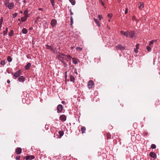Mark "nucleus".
<instances>
[{
    "label": "nucleus",
    "instance_id": "1",
    "mask_svg": "<svg viewBox=\"0 0 160 160\" xmlns=\"http://www.w3.org/2000/svg\"><path fill=\"white\" fill-rule=\"evenodd\" d=\"M57 23V21L55 19H52L51 20V25L52 27H54L56 25Z\"/></svg>",
    "mask_w": 160,
    "mask_h": 160
},
{
    "label": "nucleus",
    "instance_id": "2",
    "mask_svg": "<svg viewBox=\"0 0 160 160\" xmlns=\"http://www.w3.org/2000/svg\"><path fill=\"white\" fill-rule=\"evenodd\" d=\"M63 108L61 104L58 105L57 107L58 113L61 112Z\"/></svg>",
    "mask_w": 160,
    "mask_h": 160
},
{
    "label": "nucleus",
    "instance_id": "3",
    "mask_svg": "<svg viewBox=\"0 0 160 160\" xmlns=\"http://www.w3.org/2000/svg\"><path fill=\"white\" fill-rule=\"evenodd\" d=\"M45 46L46 47V48L47 49H50L51 51L54 52L55 48L53 47V46H52L47 44Z\"/></svg>",
    "mask_w": 160,
    "mask_h": 160
},
{
    "label": "nucleus",
    "instance_id": "4",
    "mask_svg": "<svg viewBox=\"0 0 160 160\" xmlns=\"http://www.w3.org/2000/svg\"><path fill=\"white\" fill-rule=\"evenodd\" d=\"M21 74V71L20 70H18L14 74V76L16 78H17Z\"/></svg>",
    "mask_w": 160,
    "mask_h": 160
},
{
    "label": "nucleus",
    "instance_id": "5",
    "mask_svg": "<svg viewBox=\"0 0 160 160\" xmlns=\"http://www.w3.org/2000/svg\"><path fill=\"white\" fill-rule=\"evenodd\" d=\"M94 82L93 81L90 80L88 82V88L89 89H91L93 85Z\"/></svg>",
    "mask_w": 160,
    "mask_h": 160
},
{
    "label": "nucleus",
    "instance_id": "6",
    "mask_svg": "<svg viewBox=\"0 0 160 160\" xmlns=\"http://www.w3.org/2000/svg\"><path fill=\"white\" fill-rule=\"evenodd\" d=\"M116 49L122 51L125 49V48L120 44H118L116 47Z\"/></svg>",
    "mask_w": 160,
    "mask_h": 160
},
{
    "label": "nucleus",
    "instance_id": "7",
    "mask_svg": "<svg viewBox=\"0 0 160 160\" xmlns=\"http://www.w3.org/2000/svg\"><path fill=\"white\" fill-rule=\"evenodd\" d=\"M129 36L130 38H133L135 36V33L133 31H131L130 32H128Z\"/></svg>",
    "mask_w": 160,
    "mask_h": 160
},
{
    "label": "nucleus",
    "instance_id": "8",
    "mask_svg": "<svg viewBox=\"0 0 160 160\" xmlns=\"http://www.w3.org/2000/svg\"><path fill=\"white\" fill-rule=\"evenodd\" d=\"M120 33L121 35L125 36L126 38L128 37V31L124 32L121 31H120Z\"/></svg>",
    "mask_w": 160,
    "mask_h": 160
},
{
    "label": "nucleus",
    "instance_id": "9",
    "mask_svg": "<svg viewBox=\"0 0 160 160\" xmlns=\"http://www.w3.org/2000/svg\"><path fill=\"white\" fill-rule=\"evenodd\" d=\"M60 119L62 121H64L66 120V117L64 115H62L60 117Z\"/></svg>",
    "mask_w": 160,
    "mask_h": 160
},
{
    "label": "nucleus",
    "instance_id": "10",
    "mask_svg": "<svg viewBox=\"0 0 160 160\" xmlns=\"http://www.w3.org/2000/svg\"><path fill=\"white\" fill-rule=\"evenodd\" d=\"M35 158V157L33 155H30L26 157H25L26 159V160H32Z\"/></svg>",
    "mask_w": 160,
    "mask_h": 160
},
{
    "label": "nucleus",
    "instance_id": "11",
    "mask_svg": "<svg viewBox=\"0 0 160 160\" xmlns=\"http://www.w3.org/2000/svg\"><path fill=\"white\" fill-rule=\"evenodd\" d=\"M22 149L20 148H18L16 149V152L17 154H20L22 152Z\"/></svg>",
    "mask_w": 160,
    "mask_h": 160
},
{
    "label": "nucleus",
    "instance_id": "12",
    "mask_svg": "<svg viewBox=\"0 0 160 160\" xmlns=\"http://www.w3.org/2000/svg\"><path fill=\"white\" fill-rule=\"evenodd\" d=\"M14 4L13 2H11L8 4V7L10 9H11L13 7H14Z\"/></svg>",
    "mask_w": 160,
    "mask_h": 160
},
{
    "label": "nucleus",
    "instance_id": "13",
    "mask_svg": "<svg viewBox=\"0 0 160 160\" xmlns=\"http://www.w3.org/2000/svg\"><path fill=\"white\" fill-rule=\"evenodd\" d=\"M139 9L141 10L142 8H143L144 7V4L143 2H140L139 4Z\"/></svg>",
    "mask_w": 160,
    "mask_h": 160
},
{
    "label": "nucleus",
    "instance_id": "14",
    "mask_svg": "<svg viewBox=\"0 0 160 160\" xmlns=\"http://www.w3.org/2000/svg\"><path fill=\"white\" fill-rule=\"evenodd\" d=\"M31 67V64L30 63H28L26 65L25 67V69L28 70Z\"/></svg>",
    "mask_w": 160,
    "mask_h": 160
},
{
    "label": "nucleus",
    "instance_id": "15",
    "mask_svg": "<svg viewBox=\"0 0 160 160\" xmlns=\"http://www.w3.org/2000/svg\"><path fill=\"white\" fill-rule=\"evenodd\" d=\"M18 79L20 82H23L25 81V78L22 76H20Z\"/></svg>",
    "mask_w": 160,
    "mask_h": 160
},
{
    "label": "nucleus",
    "instance_id": "16",
    "mask_svg": "<svg viewBox=\"0 0 160 160\" xmlns=\"http://www.w3.org/2000/svg\"><path fill=\"white\" fill-rule=\"evenodd\" d=\"M149 155L151 157L154 158H156V154L153 152H151L149 154Z\"/></svg>",
    "mask_w": 160,
    "mask_h": 160
},
{
    "label": "nucleus",
    "instance_id": "17",
    "mask_svg": "<svg viewBox=\"0 0 160 160\" xmlns=\"http://www.w3.org/2000/svg\"><path fill=\"white\" fill-rule=\"evenodd\" d=\"M78 60L77 59L75 58H72V62L74 64H77L78 63Z\"/></svg>",
    "mask_w": 160,
    "mask_h": 160
},
{
    "label": "nucleus",
    "instance_id": "18",
    "mask_svg": "<svg viewBox=\"0 0 160 160\" xmlns=\"http://www.w3.org/2000/svg\"><path fill=\"white\" fill-rule=\"evenodd\" d=\"M28 17L27 16H24V17H22L21 18V20L22 22H24L27 19V18Z\"/></svg>",
    "mask_w": 160,
    "mask_h": 160
},
{
    "label": "nucleus",
    "instance_id": "19",
    "mask_svg": "<svg viewBox=\"0 0 160 160\" xmlns=\"http://www.w3.org/2000/svg\"><path fill=\"white\" fill-rule=\"evenodd\" d=\"M22 33L24 34H26L27 33L28 30L25 28H23L22 30Z\"/></svg>",
    "mask_w": 160,
    "mask_h": 160
},
{
    "label": "nucleus",
    "instance_id": "20",
    "mask_svg": "<svg viewBox=\"0 0 160 160\" xmlns=\"http://www.w3.org/2000/svg\"><path fill=\"white\" fill-rule=\"evenodd\" d=\"M75 78L72 75H71L70 76V80L71 82H74Z\"/></svg>",
    "mask_w": 160,
    "mask_h": 160
},
{
    "label": "nucleus",
    "instance_id": "21",
    "mask_svg": "<svg viewBox=\"0 0 160 160\" xmlns=\"http://www.w3.org/2000/svg\"><path fill=\"white\" fill-rule=\"evenodd\" d=\"M24 15H25V16H27V17H28V11L27 9L25 10L24 12Z\"/></svg>",
    "mask_w": 160,
    "mask_h": 160
},
{
    "label": "nucleus",
    "instance_id": "22",
    "mask_svg": "<svg viewBox=\"0 0 160 160\" xmlns=\"http://www.w3.org/2000/svg\"><path fill=\"white\" fill-rule=\"evenodd\" d=\"M8 32V28H6V30H4L3 32V35L4 36L6 35L7 34Z\"/></svg>",
    "mask_w": 160,
    "mask_h": 160
},
{
    "label": "nucleus",
    "instance_id": "23",
    "mask_svg": "<svg viewBox=\"0 0 160 160\" xmlns=\"http://www.w3.org/2000/svg\"><path fill=\"white\" fill-rule=\"evenodd\" d=\"M94 21L97 24L98 26L100 27V24L99 23L98 20L97 19H94Z\"/></svg>",
    "mask_w": 160,
    "mask_h": 160
},
{
    "label": "nucleus",
    "instance_id": "24",
    "mask_svg": "<svg viewBox=\"0 0 160 160\" xmlns=\"http://www.w3.org/2000/svg\"><path fill=\"white\" fill-rule=\"evenodd\" d=\"M82 132V133H84L86 130V128L84 127H82L81 129Z\"/></svg>",
    "mask_w": 160,
    "mask_h": 160
},
{
    "label": "nucleus",
    "instance_id": "25",
    "mask_svg": "<svg viewBox=\"0 0 160 160\" xmlns=\"http://www.w3.org/2000/svg\"><path fill=\"white\" fill-rule=\"evenodd\" d=\"M69 1L72 5H74L75 4V0H69Z\"/></svg>",
    "mask_w": 160,
    "mask_h": 160
},
{
    "label": "nucleus",
    "instance_id": "26",
    "mask_svg": "<svg viewBox=\"0 0 160 160\" xmlns=\"http://www.w3.org/2000/svg\"><path fill=\"white\" fill-rule=\"evenodd\" d=\"M14 34V32L13 30H11L10 32L9 33L8 35L9 36H12Z\"/></svg>",
    "mask_w": 160,
    "mask_h": 160
},
{
    "label": "nucleus",
    "instance_id": "27",
    "mask_svg": "<svg viewBox=\"0 0 160 160\" xmlns=\"http://www.w3.org/2000/svg\"><path fill=\"white\" fill-rule=\"evenodd\" d=\"M151 47H150L149 46H147V49L148 52H150L151 51Z\"/></svg>",
    "mask_w": 160,
    "mask_h": 160
},
{
    "label": "nucleus",
    "instance_id": "28",
    "mask_svg": "<svg viewBox=\"0 0 160 160\" xmlns=\"http://www.w3.org/2000/svg\"><path fill=\"white\" fill-rule=\"evenodd\" d=\"M3 22V18H2L0 19V29H1L2 26V24Z\"/></svg>",
    "mask_w": 160,
    "mask_h": 160
},
{
    "label": "nucleus",
    "instance_id": "29",
    "mask_svg": "<svg viewBox=\"0 0 160 160\" xmlns=\"http://www.w3.org/2000/svg\"><path fill=\"white\" fill-rule=\"evenodd\" d=\"M59 138H60L61 137L63 136V133L62 132H59Z\"/></svg>",
    "mask_w": 160,
    "mask_h": 160
},
{
    "label": "nucleus",
    "instance_id": "30",
    "mask_svg": "<svg viewBox=\"0 0 160 160\" xmlns=\"http://www.w3.org/2000/svg\"><path fill=\"white\" fill-rule=\"evenodd\" d=\"M154 42V40H152L149 43V46L152 47V45L153 44Z\"/></svg>",
    "mask_w": 160,
    "mask_h": 160
},
{
    "label": "nucleus",
    "instance_id": "31",
    "mask_svg": "<svg viewBox=\"0 0 160 160\" xmlns=\"http://www.w3.org/2000/svg\"><path fill=\"white\" fill-rule=\"evenodd\" d=\"M70 25L71 26H72L73 23V19L72 16L70 17Z\"/></svg>",
    "mask_w": 160,
    "mask_h": 160
},
{
    "label": "nucleus",
    "instance_id": "32",
    "mask_svg": "<svg viewBox=\"0 0 160 160\" xmlns=\"http://www.w3.org/2000/svg\"><path fill=\"white\" fill-rule=\"evenodd\" d=\"M7 60L8 62H10L12 61V58L10 56H8L7 58Z\"/></svg>",
    "mask_w": 160,
    "mask_h": 160
},
{
    "label": "nucleus",
    "instance_id": "33",
    "mask_svg": "<svg viewBox=\"0 0 160 160\" xmlns=\"http://www.w3.org/2000/svg\"><path fill=\"white\" fill-rule=\"evenodd\" d=\"M9 3L8 1H6L5 2H4L5 5L7 7H8V4Z\"/></svg>",
    "mask_w": 160,
    "mask_h": 160
},
{
    "label": "nucleus",
    "instance_id": "34",
    "mask_svg": "<svg viewBox=\"0 0 160 160\" xmlns=\"http://www.w3.org/2000/svg\"><path fill=\"white\" fill-rule=\"evenodd\" d=\"M0 64L2 65H4L5 64V61L3 60H2L1 61V63Z\"/></svg>",
    "mask_w": 160,
    "mask_h": 160
},
{
    "label": "nucleus",
    "instance_id": "35",
    "mask_svg": "<svg viewBox=\"0 0 160 160\" xmlns=\"http://www.w3.org/2000/svg\"><path fill=\"white\" fill-rule=\"evenodd\" d=\"M151 148L152 149H155L156 148V146L154 144H152L151 146Z\"/></svg>",
    "mask_w": 160,
    "mask_h": 160
},
{
    "label": "nucleus",
    "instance_id": "36",
    "mask_svg": "<svg viewBox=\"0 0 160 160\" xmlns=\"http://www.w3.org/2000/svg\"><path fill=\"white\" fill-rule=\"evenodd\" d=\"M107 138H108L110 139V138H111V136L110 134L109 133H107Z\"/></svg>",
    "mask_w": 160,
    "mask_h": 160
},
{
    "label": "nucleus",
    "instance_id": "37",
    "mask_svg": "<svg viewBox=\"0 0 160 160\" xmlns=\"http://www.w3.org/2000/svg\"><path fill=\"white\" fill-rule=\"evenodd\" d=\"M108 17L109 18H111L112 17V15L110 13H108Z\"/></svg>",
    "mask_w": 160,
    "mask_h": 160
},
{
    "label": "nucleus",
    "instance_id": "38",
    "mask_svg": "<svg viewBox=\"0 0 160 160\" xmlns=\"http://www.w3.org/2000/svg\"><path fill=\"white\" fill-rule=\"evenodd\" d=\"M17 13H15L14 14H13V18H15L17 15Z\"/></svg>",
    "mask_w": 160,
    "mask_h": 160
},
{
    "label": "nucleus",
    "instance_id": "39",
    "mask_svg": "<svg viewBox=\"0 0 160 160\" xmlns=\"http://www.w3.org/2000/svg\"><path fill=\"white\" fill-rule=\"evenodd\" d=\"M98 19H100V20H101V19L102 18V16L101 15H98Z\"/></svg>",
    "mask_w": 160,
    "mask_h": 160
},
{
    "label": "nucleus",
    "instance_id": "40",
    "mask_svg": "<svg viewBox=\"0 0 160 160\" xmlns=\"http://www.w3.org/2000/svg\"><path fill=\"white\" fill-rule=\"evenodd\" d=\"M76 49L77 50H78L79 51L81 50L82 49V48L80 47H77L76 48Z\"/></svg>",
    "mask_w": 160,
    "mask_h": 160
},
{
    "label": "nucleus",
    "instance_id": "41",
    "mask_svg": "<svg viewBox=\"0 0 160 160\" xmlns=\"http://www.w3.org/2000/svg\"><path fill=\"white\" fill-rule=\"evenodd\" d=\"M20 156H17L16 158V160H19L20 159Z\"/></svg>",
    "mask_w": 160,
    "mask_h": 160
},
{
    "label": "nucleus",
    "instance_id": "42",
    "mask_svg": "<svg viewBox=\"0 0 160 160\" xmlns=\"http://www.w3.org/2000/svg\"><path fill=\"white\" fill-rule=\"evenodd\" d=\"M128 12V9L126 8V10H125V14H127V13Z\"/></svg>",
    "mask_w": 160,
    "mask_h": 160
},
{
    "label": "nucleus",
    "instance_id": "43",
    "mask_svg": "<svg viewBox=\"0 0 160 160\" xmlns=\"http://www.w3.org/2000/svg\"><path fill=\"white\" fill-rule=\"evenodd\" d=\"M139 45L138 44H137L136 45V48L138 49V47H139Z\"/></svg>",
    "mask_w": 160,
    "mask_h": 160
},
{
    "label": "nucleus",
    "instance_id": "44",
    "mask_svg": "<svg viewBox=\"0 0 160 160\" xmlns=\"http://www.w3.org/2000/svg\"><path fill=\"white\" fill-rule=\"evenodd\" d=\"M138 49L137 48L135 49H134V52L137 53L138 52Z\"/></svg>",
    "mask_w": 160,
    "mask_h": 160
},
{
    "label": "nucleus",
    "instance_id": "45",
    "mask_svg": "<svg viewBox=\"0 0 160 160\" xmlns=\"http://www.w3.org/2000/svg\"><path fill=\"white\" fill-rule=\"evenodd\" d=\"M51 3L54 2V0H50Z\"/></svg>",
    "mask_w": 160,
    "mask_h": 160
},
{
    "label": "nucleus",
    "instance_id": "46",
    "mask_svg": "<svg viewBox=\"0 0 160 160\" xmlns=\"http://www.w3.org/2000/svg\"><path fill=\"white\" fill-rule=\"evenodd\" d=\"M70 11H71L70 15H73V13L72 12L71 9L70 10Z\"/></svg>",
    "mask_w": 160,
    "mask_h": 160
},
{
    "label": "nucleus",
    "instance_id": "47",
    "mask_svg": "<svg viewBox=\"0 0 160 160\" xmlns=\"http://www.w3.org/2000/svg\"><path fill=\"white\" fill-rule=\"evenodd\" d=\"M52 5L54 7V2L51 3Z\"/></svg>",
    "mask_w": 160,
    "mask_h": 160
},
{
    "label": "nucleus",
    "instance_id": "48",
    "mask_svg": "<svg viewBox=\"0 0 160 160\" xmlns=\"http://www.w3.org/2000/svg\"><path fill=\"white\" fill-rule=\"evenodd\" d=\"M7 82L8 83H10V81L9 80H8Z\"/></svg>",
    "mask_w": 160,
    "mask_h": 160
},
{
    "label": "nucleus",
    "instance_id": "49",
    "mask_svg": "<svg viewBox=\"0 0 160 160\" xmlns=\"http://www.w3.org/2000/svg\"><path fill=\"white\" fill-rule=\"evenodd\" d=\"M68 58H72L71 57L70 55H68Z\"/></svg>",
    "mask_w": 160,
    "mask_h": 160
},
{
    "label": "nucleus",
    "instance_id": "50",
    "mask_svg": "<svg viewBox=\"0 0 160 160\" xmlns=\"http://www.w3.org/2000/svg\"><path fill=\"white\" fill-rule=\"evenodd\" d=\"M39 10H42V8H39Z\"/></svg>",
    "mask_w": 160,
    "mask_h": 160
},
{
    "label": "nucleus",
    "instance_id": "51",
    "mask_svg": "<svg viewBox=\"0 0 160 160\" xmlns=\"http://www.w3.org/2000/svg\"><path fill=\"white\" fill-rule=\"evenodd\" d=\"M102 6H104V3H103V2H102Z\"/></svg>",
    "mask_w": 160,
    "mask_h": 160
},
{
    "label": "nucleus",
    "instance_id": "52",
    "mask_svg": "<svg viewBox=\"0 0 160 160\" xmlns=\"http://www.w3.org/2000/svg\"><path fill=\"white\" fill-rule=\"evenodd\" d=\"M32 29H33V28H32V27H31V28H30V30H32Z\"/></svg>",
    "mask_w": 160,
    "mask_h": 160
},
{
    "label": "nucleus",
    "instance_id": "53",
    "mask_svg": "<svg viewBox=\"0 0 160 160\" xmlns=\"http://www.w3.org/2000/svg\"><path fill=\"white\" fill-rule=\"evenodd\" d=\"M20 13L21 14L22 13H23V12L22 11H20Z\"/></svg>",
    "mask_w": 160,
    "mask_h": 160
},
{
    "label": "nucleus",
    "instance_id": "54",
    "mask_svg": "<svg viewBox=\"0 0 160 160\" xmlns=\"http://www.w3.org/2000/svg\"><path fill=\"white\" fill-rule=\"evenodd\" d=\"M23 2H24V3H26V1L25 0H23Z\"/></svg>",
    "mask_w": 160,
    "mask_h": 160
},
{
    "label": "nucleus",
    "instance_id": "55",
    "mask_svg": "<svg viewBox=\"0 0 160 160\" xmlns=\"http://www.w3.org/2000/svg\"><path fill=\"white\" fill-rule=\"evenodd\" d=\"M135 18V17H134V16H133L132 17V18H133H133Z\"/></svg>",
    "mask_w": 160,
    "mask_h": 160
},
{
    "label": "nucleus",
    "instance_id": "56",
    "mask_svg": "<svg viewBox=\"0 0 160 160\" xmlns=\"http://www.w3.org/2000/svg\"><path fill=\"white\" fill-rule=\"evenodd\" d=\"M7 71L8 72V73H10L9 72V71L8 72L7 70Z\"/></svg>",
    "mask_w": 160,
    "mask_h": 160
},
{
    "label": "nucleus",
    "instance_id": "57",
    "mask_svg": "<svg viewBox=\"0 0 160 160\" xmlns=\"http://www.w3.org/2000/svg\"><path fill=\"white\" fill-rule=\"evenodd\" d=\"M67 71H66V72H65V74H67Z\"/></svg>",
    "mask_w": 160,
    "mask_h": 160
},
{
    "label": "nucleus",
    "instance_id": "58",
    "mask_svg": "<svg viewBox=\"0 0 160 160\" xmlns=\"http://www.w3.org/2000/svg\"><path fill=\"white\" fill-rule=\"evenodd\" d=\"M18 21H20V19L19 18L18 19Z\"/></svg>",
    "mask_w": 160,
    "mask_h": 160
},
{
    "label": "nucleus",
    "instance_id": "59",
    "mask_svg": "<svg viewBox=\"0 0 160 160\" xmlns=\"http://www.w3.org/2000/svg\"><path fill=\"white\" fill-rule=\"evenodd\" d=\"M39 18V17H38V18H37V19H38V18Z\"/></svg>",
    "mask_w": 160,
    "mask_h": 160
},
{
    "label": "nucleus",
    "instance_id": "60",
    "mask_svg": "<svg viewBox=\"0 0 160 160\" xmlns=\"http://www.w3.org/2000/svg\"><path fill=\"white\" fill-rule=\"evenodd\" d=\"M39 18V17H38V18H37V19H38V18Z\"/></svg>",
    "mask_w": 160,
    "mask_h": 160
},
{
    "label": "nucleus",
    "instance_id": "61",
    "mask_svg": "<svg viewBox=\"0 0 160 160\" xmlns=\"http://www.w3.org/2000/svg\"><path fill=\"white\" fill-rule=\"evenodd\" d=\"M108 21H109V22H110V19H109V20H108Z\"/></svg>",
    "mask_w": 160,
    "mask_h": 160
},
{
    "label": "nucleus",
    "instance_id": "62",
    "mask_svg": "<svg viewBox=\"0 0 160 160\" xmlns=\"http://www.w3.org/2000/svg\"><path fill=\"white\" fill-rule=\"evenodd\" d=\"M62 55L63 56H64V54H62Z\"/></svg>",
    "mask_w": 160,
    "mask_h": 160
},
{
    "label": "nucleus",
    "instance_id": "63",
    "mask_svg": "<svg viewBox=\"0 0 160 160\" xmlns=\"http://www.w3.org/2000/svg\"><path fill=\"white\" fill-rule=\"evenodd\" d=\"M65 76H67V75H66V74H65Z\"/></svg>",
    "mask_w": 160,
    "mask_h": 160
}]
</instances>
